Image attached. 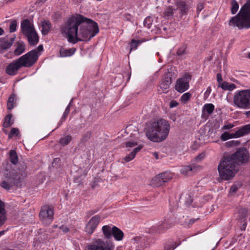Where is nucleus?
<instances>
[{"label": "nucleus", "mask_w": 250, "mask_h": 250, "mask_svg": "<svg viewBox=\"0 0 250 250\" xmlns=\"http://www.w3.org/2000/svg\"><path fill=\"white\" fill-rule=\"evenodd\" d=\"M241 128V131H244V135H246L250 132V124L244 125Z\"/></svg>", "instance_id": "47"}, {"label": "nucleus", "mask_w": 250, "mask_h": 250, "mask_svg": "<svg viewBox=\"0 0 250 250\" xmlns=\"http://www.w3.org/2000/svg\"><path fill=\"white\" fill-rule=\"evenodd\" d=\"M171 83V77L169 76L168 74L165 75L160 84V88L162 89L163 93H167L166 91L169 88Z\"/></svg>", "instance_id": "21"}, {"label": "nucleus", "mask_w": 250, "mask_h": 250, "mask_svg": "<svg viewBox=\"0 0 250 250\" xmlns=\"http://www.w3.org/2000/svg\"><path fill=\"white\" fill-rule=\"evenodd\" d=\"M153 156L155 157L156 159H158V154L157 152H155L153 153Z\"/></svg>", "instance_id": "64"}, {"label": "nucleus", "mask_w": 250, "mask_h": 250, "mask_svg": "<svg viewBox=\"0 0 250 250\" xmlns=\"http://www.w3.org/2000/svg\"><path fill=\"white\" fill-rule=\"evenodd\" d=\"M38 53L39 52L42 51L43 50V46L42 45H40L38 46L37 49L36 50Z\"/></svg>", "instance_id": "61"}, {"label": "nucleus", "mask_w": 250, "mask_h": 250, "mask_svg": "<svg viewBox=\"0 0 250 250\" xmlns=\"http://www.w3.org/2000/svg\"><path fill=\"white\" fill-rule=\"evenodd\" d=\"M176 11L177 9L173 8L172 6H168L164 12V14L165 16L169 18L174 16Z\"/></svg>", "instance_id": "30"}, {"label": "nucleus", "mask_w": 250, "mask_h": 250, "mask_svg": "<svg viewBox=\"0 0 250 250\" xmlns=\"http://www.w3.org/2000/svg\"><path fill=\"white\" fill-rule=\"evenodd\" d=\"M200 166L195 165L185 166L181 169V172L184 175L190 176L200 168Z\"/></svg>", "instance_id": "18"}, {"label": "nucleus", "mask_w": 250, "mask_h": 250, "mask_svg": "<svg viewBox=\"0 0 250 250\" xmlns=\"http://www.w3.org/2000/svg\"><path fill=\"white\" fill-rule=\"evenodd\" d=\"M26 46L23 42H17V47L15 48L14 54L15 56H19L23 53L25 50Z\"/></svg>", "instance_id": "25"}, {"label": "nucleus", "mask_w": 250, "mask_h": 250, "mask_svg": "<svg viewBox=\"0 0 250 250\" xmlns=\"http://www.w3.org/2000/svg\"><path fill=\"white\" fill-rule=\"evenodd\" d=\"M96 212H97L96 211H94V210H90L87 212V215L88 216H90L94 214V213H95Z\"/></svg>", "instance_id": "60"}, {"label": "nucleus", "mask_w": 250, "mask_h": 250, "mask_svg": "<svg viewBox=\"0 0 250 250\" xmlns=\"http://www.w3.org/2000/svg\"><path fill=\"white\" fill-rule=\"evenodd\" d=\"M102 229L105 238L110 239L112 237L113 227H111L109 225H105L102 227Z\"/></svg>", "instance_id": "23"}, {"label": "nucleus", "mask_w": 250, "mask_h": 250, "mask_svg": "<svg viewBox=\"0 0 250 250\" xmlns=\"http://www.w3.org/2000/svg\"><path fill=\"white\" fill-rule=\"evenodd\" d=\"M190 80L191 77L189 74H186L183 77L178 79L175 85V90L180 93H183L188 90Z\"/></svg>", "instance_id": "12"}, {"label": "nucleus", "mask_w": 250, "mask_h": 250, "mask_svg": "<svg viewBox=\"0 0 250 250\" xmlns=\"http://www.w3.org/2000/svg\"><path fill=\"white\" fill-rule=\"evenodd\" d=\"M15 39V36L9 37V36H6L3 38H0V49H7L10 48L14 40Z\"/></svg>", "instance_id": "16"}, {"label": "nucleus", "mask_w": 250, "mask_h": 250, "mask_svg": "<svg viewBox=\"0 0 250 250\" xmlns=\"http://www.w3.org/2000/svg\"><path fill=\"white\" fill-rule=\"evenodd\" d=\"M144 42L143 40H132L130 42L131 49H136L138 45Z\"/></svg>", "instance_id": "38"}, {"label": "nucleus", "mask_w": 250, "mask_h": 250, "mask_svg": "<svg viewBox=\"0 0 250 250\" xmlns=\"http://www.w3.org/2000/svg\"><path fill=\"white\" fill-rule=\"evenodd\" d=\"M173 177V174L170 172H164L160 173L154 177L151 181V185L154 187H160L165 183L169 181Z\"/></svg>", "instance_id": "10"}, {"label": "nucleus", "mask_w": 250, "mask_h": 250, "mask_svg": "<svg viewBox=\"0 0 250 250\" xmlns=\"http://www.w3.org/2000/svg\"><path fill=\"white\" fill-rule=\"evenodd\" d=\"M114 246L110 241L98 239L88 245L87 250H114Z\"/></svg>", "instance_id": "9"}, {"label": "nucleus", "mask_w": 250, "mask_h": 250, "mask_svg": "<svg viewBox=\"0 0 250 250\" xmlns=\"http://www.w3.org/2000/svg\"><path fill=\"white\" fill-rule=\"evenodd\" d=\"M233 126H234V125L232 124L227 125H225L224 126H223V129H229L232 128Z\"/></svg>", "instance_id": "55"}, {"label": "nucleus", "mask_w": 250, "mask_h": 250, "mask_svg": "<svg viewBox=\"0 0 250 250\" xmlns=\"http://www.w3.org/2000/svg\"><path fill=\"white\" fill-rule=\"evenodd\" d=\"M233 138H235L234 133H229L227 132H224L221 136V139L224 141Z\"/></svg>", "instance_id": "37"}, {"label": "nucleus", "mask_w": 250, "mask_h": 250, "mask_svg": "<svg viewBox=\"0 0 250 250\" xmlns=\"http://www.w3.org/2000/svg\"><path fill=\"white\" fill-rule=\"evenodd\" d=\"M142 148V146H139L136 147L133 149L130 153L127 154L125 157L124 158V160L126 162H128L132 160L135 158L136 153L138 152Z\"/></svg>", "instance_id": "24"}, {"label": "nucleus", "mask_w": 250, "mask_h": 250, "mask_svg": "<svg viewBox=\"0 0 250 250\" xmlns=\"http://www.w3.org/2000/svg\"><path fill=\"white\" fill-rule=\"evenodd\" d=\"M240 144V142L238 141L232 140L226 143V145L229 146H237Z\"/></svg>", "instance_id": "43"}, {"label": "nucleus", "mask_w": 250, "mask_h": 250, "mask_svg": "<svg viewBox=\"0 0 250 250\" xmlns=\"http://www.w3.org/2000/svg\"><path fill=\"white\" fill-rule=\"evenodd\" d=\"M190 96L191 94L189 93H184L181 98V101L183 102H186L190 99Z\"/></svg>", "instance_id": "44"}, {"label": "nucleus", "mask_w": 250, "mask_h": 250, "mask_svg": "<svg viewBox=\"0 0 250 250\" xmlns=\"http://www.w3.org/2000/svg\"><path fill=\"white\" fill-rule=\"evenodd\" d=\"M100 220L101 217L99 215L92 217L85 226V231L89 234H92L100 223Z\"/></svg>", "instance_id": "13"}, {"label": "nucleus", "mask_w": 250, "mask_h": 250, "mask_svg": "<svg viewBox=\"0 0 250 250\" xmlns=\"http://www.w3.org/2000/svg\"><path fill=\"white\" fill-rule=\"evenodd\" d=\"M234 135L235 138L240 137L245 135L244 131H241V128H240L238 130L236 131V132L234 133Z\"/></svg>", "instance_id": "49"}, {"label": "nucleus", "mask_w": 250, "mask_h": 250, "mask_svg": "<svg viewBox=\"0 0 250 250\" xmlns=\"http://www.w3.org/2000/svg\"><path fill=\"white\" fill-rule=\"evenodd\" d=\"M188 197L189 198V200H186L185 201L187 205H190L192 202V199H191V196L189 195H188Z\"/></svg>", "instance_id": "58"}, {"label": "nucleus", "mask_w": 250, "mask_h": 250, "mask_svg": "<svg viewBox=\"0 0 250 250\" xmlns=\"http://www.w3.org/2000/svg\"><path fill=\"white\" fill-rule=\"evenodd\" d=\"M21 28L23 35L35 30L33 24L28 19H25L21 22Z\"/></svg>", "instance_id": "19"}, {"label": "nucleus", "mask_w": 250, "mask_h": 250, "mask_svg": "<svg viewBox=\"0 0 250 250\" xmlns=\"http://www.w3.org/2000/svg\"><path fill=\"white\" fill-rule=\"evenodd\" d=\"M40 53L36 49L32 50L18 58L23 67H30L37 62Z\"/></svg>", "instance_id": "7"}, {"label": "nucleus", "mask_w": 250, "mask_h": 250, "mask_svg": "<svg viewBox=\"0 0 250 250\" xmlns=\"http://www.w3.org/2000/svg\"><path fill=\"white\" fill-rule=\"evenodd\" d=\"M151 24V21L150 18H146L144 21V25L146 27L148 28H150V25Z\"/></svg>", "instance_id": "48"}, {"label": "nucleus", "mask_w": 250, "mask_h": 250, "mask_svg": "<svg viewBox=\"0 0 250 250\" xmlns=\"http://www.w3.org/2000/svg\"><path fill=\"white\" fill-rule=\"evenodd\" d=\"M9 156L11 162L16 165L18 162V158L16 152L14 150H10L9 152Z\"/></svg>", "instance_id": "31"}, {"label": "nucleus", "mask_w": 250, "mask_h": 250, "mask_svg": "<svg viewBox=\"0 0 250 250\" xmlns=\"http://www.w3.org/2000/svg\"><path fill=\"white\" fill-rule=\"evenodd\" d=\"M69 42L89 41L99 32L97 23L81 15L72 16L62 28Z\"/></svg>", "instance_id": "1"}, {"label": "nucleus", "mask_w": 250, "mask_h": 250, "mask_svg": "<svg viewBox=\"0 0 250 250\" xmlns=\"http://www.w3.org/2000/svg\"><path fill=\"white\" fill-rule=\"evenodd\" d=\"M237 166L229 156H224L218 166L220 177L224 180H229L237 172Z\"/></svg>", "instance_id": "4"}, {"label": "nucleus", "mask_w": 250, "mask_h": 250, "mask_svg": "<svg viewBox=\"0 0 250 250\" xmlns=\"http://www.w3.org/2000/svg\"><path fill=\"white\" fill-rule=\"evenodd\" d=\"M246 226H247L246 223L244 222V224L242 225V227L241 228V229L242 230H243V229L245 230V229H246Z\"/></svg>", "instance_id": "63"}, {"label": "nucleus", "mask_w": 250, "mask_h": 250, "mask_svg": "<svg viewBox=\"0 0 250 250\" xmlns=\"http://www.w3.org/2000/svg\"><path fill=\"white\" fill-rule=\"evenodd\" d=\"M187 46L186 45H183L179 47L176 52V54L178 56H181L183 55L187 54L188 51L187 50Z\"/></svg>", "instance_id": "35"}, {"label": "nucleus", "mask_w": 250, "mask_h": 250, "mask_svg": "<svg viewBox=\"0 0 250 250\" xmlns=\"http://www.w3.org/2000/svg\"><path fill=\"white\" fill-rule=\"evenodd\" d=\"M11 118V115H8L6 116V117L5 118V122H4V124H3V126L5 127H7L11 125V124L10 123Z\"/></svg>", "instance_id": "41"}, {"label": "nucleus", "mask_w": 250, "mask_h": 250, "mask_svg": "<svg viewBox=\"0 0 250 250\" xmlns=\"http://www.w3.org/2000/svg\"><path fill=\"white\" fill-rule=\"evenodd\" d=\"M217 82L219 83V85H220L221 83H222L223 79L222 78V75L220 73H218L217 74Z\"/></svg>", "instance_id": "53"}, {"label": "nucleus", "mask_w": 250, "mask_h": 250, "mask_svg": "<svg viewBox=\"0 0 250 250\" xmlns=\"http://www.w3.org/2000/svg\"><path fill=\"white\" fill-rule=\"evenodd\" d=\"M69 111H70L69 106H67L65 110V111L63 113L62 118H61V121L62 122L65 121V120L66 119L67 116H68V115L69 113Z\"/></svg>", "instance_id": "45"}, {"label": "nucleus", "mask_w": 250, "mask_h": 250, "mask_svg": "<svg viewBox=\"0 0 250 250\" xmlns=\"http://www.w3.org/2000/svg\"><path fill=\"white\" fill-rule=\"evenodd\" d=\"M27 38L29 45L31 46L36 45L39 41V37L35 30L23 34Z\"/></svg>", "instance_id": "17"}, {"label": "nucleus", "mask_w": 250, "mask_h": 250, "mask_svg": "<svg viewBox=\"0 0 250 250\" xmlns=\"http://www.w3.org/2000/svg\"><path fill=\"white\" fill-rule=\"evenodd\" d=\"M178 105V103L175 101H172L170 103V107H173Z\"/></svg>", "instance_id": "57"}, {"label": "nucleus", "mask_w": 250, "mask_h": 250, "mask_svg": "<svg viewBox=\"0 0 250 250\" xmlns=\"http://www.w3.org/2000/svg\"><path fill=\"white\" fill-rule=\"evenodd\" d=\"M240 187V185H239L238 186H236V185H233L231 186V188H230V192H235L236 191H237V190L238 189V188Z\"/></svg>", "instance_id": "51"}, {"label": "nucleus", "mask_w": 250, "mask_h": 250, "mask_svg": "<svg viewBox=\"0 0 250 250\" xmlns=\"http://www.w3.org/2000/svg\"><path fill=\"white\" fill-rule=\"evenodd\" d=\"M23 67L19 59H17L9 63L6 68V73L11 76L15 75L20 69Z\"/></svg>", "instance_id": "14"}, {"label": "nucleus", "mask_w": 250, "mask_h": 250, "mask_svg": "<svg viewBox=\"0 0 250 250\" xmlns=\"http://www.w3.org/2000/svg\"><path fill=\"white\" fill-rule=\"evenodd\" d=\"M172 225V221L170 220L165 219L163 221L153 226L150 229V231L153 233L161 234L170 228Z\"/></svg>", "instance_id": "11"}, {"label": "nucleus", "mask_w": 250, "mask_h": 250, "mask_svg": "<svg viewBox=\"0 0 250 250\" xmlns=\"http://www.w3.org/2000/svg\"><path fill=\"white\" fill-rule=\"evenodd\" d=\"M228 156L233 160L236 166L247 163L249 159L248 151L244 148H239L235 153Z\"/></svg>", "instance_id": "8"}, {"label": "nucleus", "mask_w": 250, "mask_h": 250, "mask_svg": "<svg viewBox=\"0 0 250 250\" xmlns=\"http://www.w3.org/2000/svg\"><path fill=\"white\" fill-rule=\"evenodd\" d=\"M176 5L177 6V10L179 11L180 15L187 14V12L189 9V6L187 4L185 1L182 0H177L175 2Z\"/></svg>", "instance_id": "20"}, {"label": "nucleus", "mask_w": 250, "mask_h": 250, "mask_svg": "<svg viewBox=\"0 0 250 250\" xmlns=\"http://www.w3.org/2000/svg\"><path fill=\"white\" fill-rule=\"evenodd\" d=\"M137 145V143L134 141H128L125 143V146L128 148H132Z\"/></svg>", "instance_id": "46"}, {"label": "nucleus", "mask_w": 250, "mask_h": 250, "mask_svg": "<svg viewBox=\"0 0 250 250\" xmlns=\"http://www.w3.org/2000/svg\"><path fill=\"white\" fill-rule=\"evenodd\" d=\"M17 26V22L16 20H12L10 21L9 25V30L10 33L14 32L16 31Z\"/></svg>", "instance_id": "39"}, {"label": "nucleus", "mask_w": 250, "mask_h": 250, "mask_svg": "<svg viewBox=\"0 0 250 250\" xmlns=\"http://www.w3.org/2000/svg\"><path fill=\"white\" fill-rule=\"evenodd\" d=\"M170 125L168 121L160 119L150 123L146 130L148 139L154 142L165 140L169 134Z\"/></svg>", "instance_id": "2"}, {"label": "nucleus", "mask_w": 250, "mask_h": 250, "mask_svg": "<svg viewBox=\"0 0 250 250\" xmlns=\"http://www.w3.org/2000/svg\"><path fill=\"white\" fill-rule=\"evenodd\" d=\"M26 167L23 166L22 168V171L20 173L17 172H10L9 176L6 177V181H2L0 185L5 189L9 190L13 186H18L21 183L22 177L25 175L24 170Z\"/></svg>", "instance_id": "6"}, {"label": "nucleus", "mask_w": 250, "mask_h": 250, "mask_svg": "<svg viewBox=\"0 0 250 250\" xmlns=\"http://www.w3.org/2000/svg\"><path fill=\"white\" fill-rule=\"evenodd\" d=\"M176 247V244L169 243L166 245L164 247L165 250H173Z\"/></svg>", "instance_id": "42"}, {"label": "nucleus", "mask_w": 250, "mask_h": 250, "mask_svg": "<svg viewBox=\"0 0 250 250\" xmlns=\"http://www.w3.org/2000/svg\"><path fill=\"white\" fill-rule=\"evenodd\" d=\"M54 215L53 209L48 206H44L42 208L40 212V217L42 221L47 220L50 222Z\"/></svg>", "instance_id": "15"}, {"label": "nucleus", "mask_w": 250, "mask_h": 250, "mask_svg": "<svg viewBox=\"0 0 250 250\" xmlns=\"http://www.w3.org/2000/svg\"><path fill=\"white\" fill-rule=\"evenodd\" d=\"M91 132L90 131H87L83 134L81 142H85L91 137Z\"/></svg>", "instance_id": "40"}, {"label": "nucleus", "mask_w": 250, "mask_h": 250, "mask_svg": "<svg viewBox=\"0 0 250 250\" xmlns=\"http://www.w3.org/2000/svg\"><path fill=\"white\" fill-rule=\"evenodd\" d=\"M71 140V136L70 135H67L64 137L62 138L60 140L59 143L62 146H65L67 145Z\"/></svg>", "instance_id": "33"}, {"label": "nucleus", "mask_w": 250, "mask_h": 250, "mask_svg": "<svg viewBox=\"0 0 250 250\" xmlns=\"http://www.w3.org/2000/svg\"><path fill=\"white\" fill-rule=\"evenodd\" d=\"M204 155L203 154H200L195 158V160L197 162H199L201 160L203 159L204 158Z\"/></svg>", "instance_id": "56"}, {"label": "nucleus", "mask_w": 250, "mask_h": 250, "mask_svg": "<svg viewBox=\"0 0 250 250\" xmlns=\"http://www.w3.org/2000/svg\"><path fill=\"white\" fill-rule=\"evenodd\" d=\"M214 109V106L212 104H206L204 105L203 112H206L208 115L211 114Z\"/></svg>", "instance_id": "32"}, {"label": "nucleus", "mask_w": 250, "mask_h": 250, "mask_svg": "<svg viewBox=\"0 0 250 250\" xmlns=\"http://www.w3.org/2000/svg\"><path fill=\"white\" fill-rule=\"evenodd\" d=\"M204 8V5H203V3H199L197 5V12L198 13V14H199V13Z\"/></svg>", "instance_id": "54"}, {"label": "nucleus", "mask_w": 250, "mask_h": 250, "mask_svg": "<svg viewBox=\"0 0 250 250\" xmlns=\"http://www.w3.org/2000/svg\"><path fill=\"white\" fill-rule=\"evenodd\" d=\"M219 86H220L224 90L232 91V90L236 88V86L234 83H230L227 82H223Z\"/></svg>", "instance_id": "29"}, {"label": "nucleus", "mask_w": 250, "mask_h": 250, "mask_svg": "<svg viewBox=\"0 0 250 250\" xmlns=\"http://www.w3.org/2000/svg\"><path fill=\"white\" fill-rule=\"evenodd\" d=\"M196 220H197V219H190L188 222V227H189L190 225H191L192 224L194 223Z\"/></svg>", "instance_id": "59"}, {"label": "nucleus", "mask_w": 250, "mask_h": 250, "mask_svg": "<svg viewBox=\"0 0 250 250\" xmlns=\"http://www.w3.org/2000/svg\"><path fill=\"white\" fill-rule=\"evenodd\" d=\"M229 25L241 29L250 28V0H248L237 15L230 19Z\"/></svg>", "instance_id": "3"}, {"label": "nucleus", "mask_w": 250, "mask_h": 250, "mask_svg": "<svg viewBox=\"0 0 250 250\" xmlns=\"http://www.w3.org/2000/svg\"><path fill=\"white\" fill-rule=\"evenodd\" d=\"M6 219L5 211L4 209V204L0 200V226L4 224Z\"/></svg>", "instance_id": "28"}, {"label": "nucleus", "mask_w": 250, "mask_h": 250, "mask_svg": "<svg viewBox=\"0 0 250 250\" xmlns=\"http://www.w3.org/2000/svg\"><path fill=\"white\" fill-rule=\"evenodd\" d=\"M42 33L43 35H47L51 28V24L48 21H44L42 23Z\"/></svg>", "instance_id": "26"}, {"label": "nucleus", "mask_w": 250, "mask_h": 250, "mask_svg": "<svg viewBox=\"0 0 250 250\" xmlns=\"http://www.w3.org/2000/svg\"><path fill=\"white\" fill-rule=\"evenodd\" d=\"M76 49L72 48L68 49L61 48L60 50V55L62 57H66L72 56L74 54Z\"/></svg>", "instance_id": "27"}, {"label": "nucleus", "mask_w": 250, "mask_h": 250, "mask_svg": "<svg viewBox=\"0 0 250 250\" xmlns=\"http://www.w3.org/2000/svg\"><path fill=\"white\" fill-rule=\"evenodd\" d=\"M233 103L239 109H250V89L235 92L233 96Z\"/></svg>", "instance_id": "5"}, {"label": "nucleus", "mask_w": 250, "mask_h": 250, "mask_svg": "<svg viewBox=\"0 0 250 250\" xmlns=\"http://www.w3.org/2000/svg\"><path fill=\"white\" fill-rule=\"evenodd\" d=\"M19 129L17 128H12L10 131V133L9 134V136L10 135H18L19 134Z\"/></svg>", "instance_id": "50"}, {"label": "nucleus", "mask_w": 250, "mask_h": 250, "mask_svg": "<svg viewBox=\"0 0 250 250\" xmlns=\"http://www.w3.org/2000/svg\"><path fill=\"white\" fill-rule=\"evenodd\" d=\"M231 13L232 14H235L238 11L239 5L236 0H232L231 1Z\"/></svg>", "instance_id": "34"}, {"label": "nucleus", "mask_w": 250, "mask_h": 250, "mask_svg": "<svg viewBox=\"0 0 250 250\" xmlns=\"http://www.w3.org/2000/svg\"><path fill=\"white\" fill-rule=\"evenodd\" d=\"M60 229H61L62 230V232H67L69 231V228L66 227V226H64V225H62L61 226H60L59 227Z\"/></svg>", "instance_id": "52"}, {"label": "nucleus", "mask_w": 250, "mask_h": 250, "mask_svg": "<svg viewBox=\"0 0 250 250\" xmlns=\"http://www.w3.org/2000/svg\"><path fill=\"white\" fill-rule=\"evenodd\" d=\"M15 95L14 94L11 95L8 99L7 101V108L8 110H11L14 107V102Z\"/></svg>", "instance_id": "36"}, {"label": "nucleus", "mask_w": 250, "mask_h": 250, "mask_svg": "<svg viewBox=\"0 0 250 250\" xmlns=\"http://www.w3.org/2000/svg\"><path fill=\"white\" fill-rule=\"evenodd\" d=\"M244 114L247 116V117H249L250 116V110L249 111H245L244 112Z\"/></svg>", "instance_id": "62"}, {"label": "nucleus", "mask_w": 250, "mask_h": 250, "mask_svg": "<svg viewBox=\"0 0 250 250\" xmlns=\"http://www.w3.org/2000/svg\"><path fill=\"white\" fill-rule=\"evenodd\" d=\"M112 236L118 241H122L123 239L124 234L122 230L116 226H113Z\"/></svg>", "instance_id": "22"}]
</instances>
